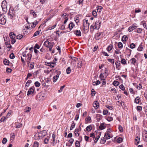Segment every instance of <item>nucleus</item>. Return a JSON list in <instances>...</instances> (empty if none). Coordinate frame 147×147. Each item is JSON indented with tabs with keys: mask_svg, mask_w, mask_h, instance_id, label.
<instances>
[{
	"mask_svg": "<svg viewBox=\"0 0 147 147\" xmlns=\"http://www.w3.org/2000/svg\"><path fill=\"white\" fill-rule=\"evenodd\" d=\"M56 75L54 76L53 77V82H56L59 78V75L61 74V72L58 70H56L55 72Z\"/></svg>",
	"mask_w": 147,
	"mask_h": 147,
	"instance_id": "f257e3e1",
	"label": "nucleus"
},
{
	"mask_svg": "<svg viewBox=\"0 0 147 147\" xmlns=\"http://www.w3.org/2000/svg\"><path fill=\"white\" fill-rule=\"evenodd\" d=\"M1 7L3 12L6 13L7 10V3L6 0H4L1 3Z\"/></svg>",
	"mask_w": 147,
	"mask_h": 147,
	"instance_id": "f03ea898",
	"label": "nucleus"
},
{
	"mask_svg": "<svg viewBox=\"0 0 147 147\" xmlns=\"http://www.w3.org/2000/svg\"><path fill=\"white\" fill-rule=\"evenodd\" d=\"M102 18L100 17L98 18V20L96 21L94 24L95 28L99 29L100 28L101 24V20Z\"/></svg>",
	"mask_w": 147,
	"mask_h": 147,
	"instance_id": "7ed1b4c3",
	"label": "nucleus"
},
{
	"mask_svg": "<svg viewBox=\"0 0 147 147\" xmlns=\"http://www.w3.org/2000/svg\"><path fill=\"white\" fill-rule=\"evenodd\" d=\"M4 15L0 14V24L4 25L6 22V20Z\"/></svg>",
	"mask_w": 147,
	"mask_h": 147,
	"instance_id": "20e7f679",
	"label": "nucleus"
},
{
	"mask_svg": "<svg viewBox=\"0 0 147 147\" xmlns=\"http://www.w3.org/2000/svg\"><path fill=\"white\" fill-rule=\"evenodd\" d=\"M15 14V11L13 9V8L10 7L9 10L8 15L10 16V18H12Z\"/></svg>",
	"mask_w": 147,
	"mask_h": 147,
	"instance_id": "39448f33",
	"label": "nucleus"
},
{
	"mask_svg": "<svg viewBox=\"0 0 147 147\" xmlns=\"http://www.w3.org/2000/svg\"><path fill=\"white\" fill-rule=\"evenodd\" d=\"M47 135V132L45 131H43L38 134V136L39 139L42 138Z\"/></svg>",
	"mask_w": 147,
	"mask_h": 147,
	"instance_id": "423d86ee",
	"label": "nucleus"
},
{
	"mask_svg": "<svg viewBox=\"0 0 147 147\" xmlns=\"http://www.w3.org/2000/svg\"><path fill=\"white\" fill-rule=\"evenodd\" d=\"M34 89L35 88L34 86L30 87L28 91L27 95L28 96L30 94H33L34 92Z\"/></svg>",
	"mask_w": 147,
	"mask_h": 147,
	"instance_id": "0eeeda50",
	"label": "nucleus"
},
{
	"mask_svg": "<svg viewBox=\"0 0 147 147\" xmlns=\"http://www.w3.org/2000/svg\"><path fill=\"white\" fill-rule=\"evenodd\" d=\"M136 25V24H134L129 26L128 28V31L130 32L136 28L137 26Z\"/></svg>",
	"mask_w": 147,
	"mask_h": 147,
	"instance_id": "6e6552de",
	"label": "nucleus"
},
{
	"mask_svg": "<svg viewBox=\"0 0 147 147\" xmlns=\"http://www.w3.org/2000/svg\"><path fill=\"white\" fill-rule=\"evenodd\" d=\"M131 63L134 66L138 65V62L137 60L134 58H132L130 60Z\"/></svg>",
	"mask_w": 147,
	"mask_h": 147,
	"instance_id": "1a4fd4ad",
	"label": "nucleus"
},
{
	"mask_svg": "<svg viewBox=\"0 0 147 147\" xmlns=\"http://www.w3.org/2000/svg\"><path fill=\"white\" fill-rule=\"evenodd\" d=\"M43 45L45 46L46 47H49L52 46V43L48 40H47L44 42L43 44Z\"/></svg>",
	"mask_w": 147,
	"mask_h": 147,
	"instance_id": "9d476101",
	"label": "nucleus"
},
{
	"mask_svg": "<svg viewBox=\"0 0 147 147\" xmlns=\"http://www.w3.org/2000/svg\"><path fill=\"white\" fill-rule=\"evenodd\" d=\"M108 75L105 74V73H101L99 77L102 80H105Z\"/></svg>",
	"mask_w": 147,
	"mask_h": 147,
	"instance_id": "9b49d317",
	"label": "nucleus"
},
{
	"mask_svg": "<svg viewBox=\"0 0 147 147\" xmlns=\"http://www.w3.org/2000/svg\"><path fill=\"white\" fill-rule=\"evenodd\" d=\"M141 102V98L139 96H137L134 100V102L137 104H140Z\"/></svg>",
	"mask_w": 147,
	"mask_h": 147,
	"instance_id": "f8f14e48",
	"label": "nucleus"
},
{
	"mask_svg": "<svg viewBox=\"0 0 147 147\" xmlns=\"http://www.w3.org/2000/svg\"><path fill=\"white\" fill-rule=\"evenodd\" d=\"M74 33L77 36H81V33L80 30H76L74 31Z\"/></svg>",
	"mask_w": 147,
	"mask_h": 147,
	"instance_id": "ddd939ff",
	"label": "nucleus"
},
{
	"mask_svg": "<svg viewBox=\"0 0 147 147\" xmlns=\"http://www.w3.org/2000/svg\"><path fill=\"white\" fill-rule=\"evenodd\" d=\"M140 137H139L138 136L136 137L135 139V144L136 145H138L140 142Z\"/></svg>",
	"mask_w": 147,
	"mask_h": 147,
	"instance_id": "4468645a",
	"label": "nucleus"
},
{
	"mask_svg": "<svg viewBox=\"0 0 147 147\" xmlns=\"http://www.w3.org/2000/svg\"><path fill=\"white\" fill-rule=\"evenodd\" d=\"M99 103L96 101H94L93 104V106L96 109L98 108L99 107Z\"/></svg>",
	"mask_w": 147,
	"mask_h": 147,
	"instance_id": "2eb2a0df",
	"label": "nucleus"
},
{
	"mask_svg": "<svg viewBox=\"0 0 147 147\" xmlns=\"http://www.w3.org/2000/svg\"><path fill=\"white\" fill-rule=\"evenodd\" d=\"M45 64L46 65L49 66L51 68L54 67H55V65H53L51 62H45Z\"/></svg>",
	"mask_w": 147,
	"mask_h": 147,
	"instance_id": "dca6fc26",
	"label": "nucleus"
},
{
	"mask_svg": "<svg viewBox=\"0 0 147 147\" xmlns=\"http://www.w3.org/2000/svg\"><path fill=\"white\" fill-rule=\"evenodd\" d=\"M106 126L104 125V123L101 124L99 126V128L100 130H102L105 128Z\"/></svg>",
	"mask_w": 147,
	"mask_h": 147,
	"instance_id": "f3484780",
	"label": "nucleus"
},
{
	"mask_svg": "<svg viewBox=\"0 0 147 147\" xmlns=\"http://www.w3.org/2000/svg\"><path fill=\"white\" fill-rule=\"evenodd\" d=\"M120 62V61L119 62V61H117L115 63V64L116 65V68L119 70L120 69V67H119L121 64Z\"/></svg>",
	"mask_w": 147,
	"mask_h": 147,
	"instance_id": "a211bd4d",
	"label": "nucleus"
},
{
	"mask_svg": "<svg viewBox=\"0 0 147 147\" xmlns=\"http://www.w3.org/2000/svg\"><path fill=\"white\" fill-rule=\"evenodd\" d=\"M105 137L107 140L111 138L110 133L107 132L105 133ZM111 138H112V137H111Z\"/></svg>",
	"mask_w": 147,
	"mask_h": 147,
	"instance_id": "6ab92c4d",
	"label": "nucleus"
},
{
	"mask_svg": "<svg viewBox=\"0 0 147 147\" xmlns=\"http://www.w3.org/2000/svg\"><path fill=\"white\" fill-rule=\"evenodd\" d=\"M89 24H88V25H86V26H85V25H84V24L83 23V30L85 31L86 30H88L89 28Z\"/></svg>",
	"mask_w": 147,
	"mask_h": 147,
	"instance_id": "aec40b11",
	"label": "nucleus"
},
{
	"mask_svg": "<svg viewBox=\"0 0 147 147\" xmlns=\"http://www.w3.org/2000/svg\"><path fill=\"white\" fill-rule=\"evenodd\" d=\"M75 26V25L73 22H71L68 25V28L69 30H71Z\"/></svg>",
	"mask_w": 147,
	"mask_h": 147,
	"instance_id": "412c9836",
	"label": "nucleus"
},
{
	"mask_svg": "<svg viewBox=\"0 0 147 147\" xmlns=\"http://www.w3.org/2000/svg\"><path fill=\"white\" fill-rule=\"evenodd\" d=\"M30 14L32 15L33 16V17L34 18H36L37 16V14L33 10H31L30 11Z\"/></svg>",
	"mask_w": 147,
	"mask_h": 147,
	"instance_id": "4be33fe9",
	"label": "nucleus"
},
{
	"mask_svg": "<svg viewBox=\"0 0 147 147\" xmlns=\"http://www.w3.org/2000/svg\"><path fill=\"white\" fill-rule=\"evenodd\" d=\"M117 104L120 106H122L123 105H124L125 103L124 102H123L122 101H121L120 102V101H117L116 102Z\"/></svg>",
	"mask_w": 147,
	"mask_h": 147,
	"instance_id": "5701e85b",
	"label": "nucleus"
},
{
	"mask_svg": "<svg viewBox=\"0 0 147 147\" xmlns=\"http://www.w3.org/2000/svg\"><path fill=\"white\" fill-rule=\"evenodd\" d=\"M15 36V35L13 32H11L9 34V36L11 39H14Z\"/></svg>",
	"mask_w": 147,
	"mask_h": 147,
	"instance_id": "b1692460",
	"label": "nucleus"
},
{
	"mask_svg": "<svg viewBox=\"0 0 147 147\" xmlns=\"http://www.w3.org/2000/svg\"><path fill=\"white\" fill-rule=\"evenodd\" d=\"M39 143L37 141L34 142L33 145L32 147H38L39 145Z\"/></svg>",
	"mask_w": 147,
	"mask_h": 147,
	"instance_id": "393cba45",
	"label": "nucleus"
},
{
	"mask_svg": "<svg viewBox=\"0 0 147 147\" xmlns=\"http://www.w3.org/2000/svg\"><path fill=\"white\" fill-rule=\"evenodd\" d=\"M103 7L101 6H98L97 7L96 9L97 11L98 12H100L102 10Z\"/></svg>",
	"mask_w": 147,
	"mask_h": 147,
	"instance_id": "a878e982",
	"label": "nucleus"
},
{
	"mask_svg": "<svg viewBox=\"0 0 147 147\" xmlns=\"http://www.w3.org/2000/svg\"><path fill=\"white\" fill-rule=\"evenodd\" d=\"M32 57V55L30 53H28L27 55V60H30Z\"/></svg>",
	"mask_w": 147,
	"mask_h": 147,
	"instance_id": "bb28decb",
	"label": "nucleus"
},
{
	"mask_svg": "<svg viewBox=\"0 0 147 147\" xmlns=\"http://www.w3.org/2000/svg\"><path fill=\"white\" fill-rule=\"evenodd\" d=\"M128 38L126 35H124L123 36L122 38V40L123 42H125L128 40Z\"/></svg>",
	"mask_w": 147,
	"mask_h": 147,
	"instance_id": "cd10ccee",
	"label": "nucleus"
},
{
	"mask_svg": "<svg viewBox=\"0 0 147 147\" xmlns=\"http://www.w3.org/2000/svg\"><path fill=\"white\" fill-rule=\"evenodd\" d=\"M113 46L112 45H110L109 46L107 47V50L109 52L113 48Z\"/></svg>",
	"mask_w": 147,
	"mask_h": 147,
	"instance_id": "c85d7f7f",
	"label": "nucleus"
},
{
	"mask_svg": "<svg viewBox=\"0 0 147 147\" xmlns=\"http://www.w3.org/2000/svg\"><path fill=\"white\" fill-rule=\"evenodd\" d=\"M34 63L33 62H31L30 64V70H32L34 68Z\"/></svg>",
	"mask_w": 147,
	"mask_h": 147,
	"instance_id": "c756f323",
	"label": "nucleus"
},
{
	"mask_svg": "<svg viewBox=\"0 0 147 147\" xmlns=\"http://www.w3.org/2000/svg\"><path fill=\"white\" fill-rule=\"evenodd\" d=\"M92 129V127L91 125H88L86 127V131H89Z\"/></svg>",
	"mask_w": 147,
	"mask_h": 147,
	"instance_id": "7c9ffc66",
	"label": "nucleus"
},
{
	"mask_svg": "<svg viewBox=\"0 0 147 147\" xmlns=\"http://www.w3.org/2000/svg\"><path fill=\"white\" fill-rule=\"evenodd\" d=\"M78 129L77 128L74 131V133L76 136H79V133H78Z\"/></svg>",
	"mask_w": 147,
	"mask_h": 147,
	"instance_id": "2f4dec72",
	"label": "nucleus"
},
{
	"mask_svg": "<svg viewBox=\"0 0 147 147\" xmlns=\"http://www.w3.org/2000/svg\"><path fill=\"white\" fill-rule=\"evenodd\" d=\"M75 123L73 121H72V123L71 127H70V130H72L73 128L75 127Z\"/></svg>",
	"mask_w": 147,
	"mask_h": 147,
	"instance_id": "473e14b6",
	"label": "nucleus"
},
{
	"mask_svg": "<svg viewBox=\"0 0 147 147\" xmlns=\"http://www.w3.org/2000/svg\"><path fill=\"white\" fill-rule=\"evenodd\" d=\"M101 33H97L95 35V39L96 40H98L99 39V38H98V37L100 36L101 34Z\"/></svg>",
	"mask_w": 147,
	"mask_h": 147,
	"instance_id": "72a5a7b5",
	"label": "nucleus"
},
{
	"mask_svg": "<svg viewBox=\"0 0 147 147\" xmlns=\"http://www.w3.org/2000/svg\"><path fill=\"white\" fill-rule=\"evenodd\" d=\"M49 138L48 136L47 137L45 138L44 139V143L45 144H47L48 143V142L49 140Z\"/></svg>",
	"mask_w": 147,
	"mask_h": 147,
	"instance_id": "f704fd0d",
	"label": "nucleus"
},
{
	"mask_svg": "<svg viewBox=\"0 0 147 147\" xmlns=\"http://www.w3.org/2000/svg\"><path fill=\"white\" fill-rule=\"evenodd\" d=\"M66 71L67 74H69L71 71L70 67H68L66 69Z\"/></svg>",
	"mask_w": 147,
	"mask_h": 147,
	"instance_id": "c9c22d12",
	"label": "nucleus"
},
{
	"mask_svg": "<svg viewBox=\"0 0 147 147\" xmlns=\"http://www.w3.org/2000/svg\"><path fill=\"white\" fill-rule=\"evenodd\" d=\"M75 145L77 147H80V142L76 140L75 142Z\"/></svg>",
	"mask_w": 147,
	"mask_h": 147,
	"instance_id": "e433bc0d",
	"label": "nucleus"
},
{
	"mask_svg": "<svg viewBox=\"0 0 147 147\" xmlns=\"http://www.w3.org/2000/svg\"><path fill=\"white\" fill-rule=\"evenodd\" d=\"M82 61H79L77 64V66L79 67H81L82 66Z\"/></svg>",
	"mask_w": 147,
	"mask_h": 147,
	"instance_id": "4c0bfd02",
	"label": "nucleus"
},
{
	"mask_svg": "<svg viewBox=\"0 0 147 147\" xmlns=\"http://www.w3.org/2000/svg\"><path fill=\"white\" fill-rule=\"evenodd\" d=\"M118 46L119 48L121 49L123 47V45L121 42H119L118 43Z\"/></svg>",
	"mask_w": 147,
	"mask_h": 147,
	"instance_id": "58836bf2",
	"label": "nucleus"
},
{
	"mask_svg": "<svg viewBox=\"0 0 147 147\" xmlns=\"http://www.w3.org/2000/svg\"><path fill=\"white\" fill-rule=\"evenodd\" d=\"M32 82V81L31 80H28L27 82L25 84V86H27L28 87L30 85V84Z\"/></svg>",
	"mask_w": 147,
	"mask_h": 147,
	"instance_id": "ea45409f",
	"label": "nucleus"
},
{
	"mask_svg": "<svg viewBox=\"0 0 147 147\" xmlns=\"http://www.w3.org/2000/svg\"><path fill=\"white\" fill-rule=\"evenodd\" d=\"M114 85L115 86H118L119 84V82L117 81H114L113 83Z\"/></svg>",
	"mask_w": 147,
	"mask_h": 147,
	"instance_id": "a19ab883",
	"label": "nucleus"
},
{
	"mask_svg": "<svg viewBox=\"0 0 147 147\" xmlns=\"http://www.w3.org/2000/svg\"><path fill=\"white\" fill-rule=\"evenodd\" d=\"M13 9L14 10V11H16L19 10V5L18 4L14 8H13Z\"/></svg>",
	"mask_w": 147,
	"mask_h": 147,
	"instance_id": "79ce46f5",
	"label": "nucleus"
},
{
	"mask_svg": "<svg viewBox=\"0 0 147 147\" xmlns=\"http://www.w3.org/2000/svg\"><path fill=\"white\" fill-rule=\"evenodd\" d=\"M121 62L123 65L126 64V61L124 59H122L121 60Z\"/></svg>",
	"mask_w": 147,
	"mask_h": 147,
	"instance_id": "37998d69",
	"label": "nucleus"
},
{
	"mask_svg": "<svg viewBox=\"0 0 147 147\" xmlns=\"http://www.w3.org/2000/svg\"><path fill=\"white\" fill-rule=\"evenodd\" d=\"M95 91L94 90V89H92L91 90V95L92 96H94L95 94Z\"/></svg>",
	"mask_w": 147,
	"mask_h": 147,
	"instance_id": "c03bdc74",
	"label": "nucleus"
},
{
	"mask_svg": "<svg viewBox=\"0 0 147 147\" xmlns=\"http://www.w3.org/2000/svg\"><path fill=\"white\" fill-rule=\"evenodd\" d=\"M34 85L36 87H39L40 86V84L38 81H36L34 83Z\"/></svg>",
	"mask_w": 147,
	"mask_h": 147,
	"instance_id": "a18cd8bd",
	"label": "nucleus"
},
{
	"mask_svg": "<svg viewBox=\"0 0 147 147\" xmlns=\"http://www.w3.org/2000/svg\"><path fill=\"white\" fill-rule=\"evenodd\" d=\"M7 118H8V117H3L1 119L0 121L1 122H4Z\"/></svg>",
	"mask_w": 147,
	"mask_h": 147,
	"instance_id": "49530a36",
	"label": "nucleus"
},
{
	"mask_svg": "<svg viewBox=\"0 0 147 147\" xmlns=\"http://www.w3.org/2000/svg\"><path fill=\"white\" fill-rule=\"evenodd\" d=\"M106 142V140L104 138H102L101 139L100 143L102 144H104Z\"/></svg>",
	"mask_w": 147,
	"mask_h": 147,
	"instance_id": "de8ad7c7",
	"label": "nucleus"
},
{
	"mask_svg": "<svg viewBox=\"0 0 147 147\" xmlns=\"http://www.w3.org/2000/svg\"><path fill=\"white\" fill-rule=\"evenodd\" d=\"M31 110V108L29 107H26L25 109V111L26 112H29Z\"/></svg>",
	"mask_w": 147,
	"mask_h": 147,
	"instance_id": "09e8293b",
	"label": "nucleus"
},
{
	"mask_svg": "<svg viewBox=\"0 0 147 147\" xmlns=\"http://www.w3.org/2000/svg\"><path fill=\"white\" fill-rule=\"evenodd\" d=\"M40 30L39 31H37L33 35V36H36L39 35L40 33Z\"/></svg>",
	"mask_w": 147,
	"mask_h": 147,
	"instance_id": "8fccbe9b",
	"label": "nucleus"
},
{
	"mask_svg": "<svg viewBox=\"0 0 147 147\" xmlns=\"http://www.w3.org/2000/svg\"><path fill=\"white\" fill-rule=\"evenodd\" d=\"M135 47V45L133 43L131 44L129 46L130 48L131 49L134 48Z\"/></svg>",
	"mask_w": 147,
	"mask_h": 147,
	"instance_id": "3c124183",
	"label": "nucleus"
},
{
	"mask_svg": "<svg viewBox=\"0 0 147 147\" xmlns=\"http://www.w3.org/2000/svg\"><path fill=\"white\" fill-rule=\"evenodd\" d=\"M92 14L93 15L94 17H96L97 16V13L95 10H93L92 11Z\"/></svg>",
	"mask_w": 147,
	"mask_h": 147,
	"instance_id": "603ef678",
	"label": "nucleus"
},
{
	"mask_svg": "<svg viewBox=\"0 0 147 147\" xmlns=\"http://www.w3.org/2000/svg\"><path fill=\"white\" fill-rule=\"evenodd\" d=\"M118 129H119V130L120 132H122L123 131V127H122V126H121V125H119V127H118Z\"/></svg>",
	"mask_w": 147,
	"mask_h": 147,
	"instance_id": "864d4df0",
	"label": "nucleus"
},
{
	"mask_svg": "<svg viewBox=\"0 0 147 147\" xmlns=\"http://www.w3.org/2000/svg\"><path fill=\"white\" fill-rule=\"evenodd\" d=\"M100 137V136L99 135H98L96 137L95 139L94 140V142L95 143H96L98 140L99 138Z\"/></svg>",
	"mask_w": 147,
	"mask_h": 147,
	"instance_id": "5fc2aeb1",
	"label": "nucleus"
},
{
	"mask_svg": "<svg viewBox=\"0 0 147 147\" xmlns=\"http://www.w3.org/2000/svg\"><path fill=\"white\" fill-rule=\"evenodd\" d=\"M7 141V139L6 138H4L2 141V143L5 144Z\"/></svg>",
	"mask_w": 147,
	"mask_h": 147,
	"instance_id": "6e6d98bb",
	"label": "nucleus"
},
{
	"mask_svg": "<svg viewBox=\"0 0 147 147\" xmlns=\"http://www.w3.org/2000/svg\"><path fill=\"white\" fill-rule=\"evenodd\" d=\"M65 87V85H63V86H61L60 88V89L59 90H58L59 92L60 93V92H61L62 91L63 89Z\"/></svg>",
	"mask_w": 147,
	"mask_h": 147,
	"instance_id": "4d7b16f0",
	"label": "nucleus"
},
{
	"mask_svg": "<svg viewBox=\"0 0 147 147\" xmlns=\"http://www.w3.org/2000/svg\"><path fill=\"white\" fill-rule=\"evenodd\" d=\"M122 138H121L119 137L117 139V142L118 143H121L122 142Z\"/></svg>",
	"mask_w": 147,
	"mask_h": 147,
	"instance_id": "13d9d810",
	"label": "nucleus"
},
{
	"mask_svg": "<svg viewBox=\"0 0 147 147\" xmlns=\"http://www.w3.org/2000/svg\"><path fill=\"white\" fill-rule=\"evenodd\" d=\"M4 63L5 65H8L9 63V61L7 59H5L4 61Z\"/></svg>",
	"mask_w": 147,
	"mask_h": 147,
	"instance_id": "bf43d9fd",
	"label": "nucleus"
},
{
	"mask_svg": "<svg viewBox=\"0 0 147 147\" xmlns=\"http://www.w3.org/2000/svg\"><path fill=\"white\" fill-rule=\"evenodd\" d=\"M119 88L122 90H125V87L123 84H121L119 86Z\"/></svg>",
	"mask_w": 147,
	"mask_h": 147,
	"instance_id": "052dcab7",
	"label": "nucleus"
},
{
	"mask_svg": "<svg viewBox=\"0 0 147 147\" xmlns=\"http://www.w3.org/2000/svg\"><path fill=\"white\" fill-rule=\"evenodd\" d=\"M71 58L72 60H74L75 61H76L78 60V59L76 57L72 56H71Z\"/></svg>",
	"mask_w": 147,
	"mask_h": 147,
	"instance_id": "680f3d73",
	"label": "nucleus"
},
{
	"mask_svg": "<svg viewBox=\"0 0 147 147\" xmlns=\"http://www.w3.org/2000/svg\"><path fill=\"white\" fill-rule=\"evenodd\" d=\"M91 120V118L90 116H88L86 117L85 119V121L86 122H89Z\"/></svg>",
	"mask_w": 147,
	"mask_h": 147,
	"instance_id": "e2e57ef3",
	"label": "nucleus"
},
{
	"mask_svg": "<svg viewBox=\"0 0 147 147\" xmlns=\"http://www.w3.org/2000/svg\"><path fill=\"white\" fill-rule=\"evenodd\" d=\"M52 138H53V142H55L56 136L54 133H53V134L52 135Z\"/></svg>",
	"mask_w": 147,
	"mask_h": 147,
	"instance_id": "0e129e2a",
	"label": "nucleus"
},
{
	"mask_svg": "<svg viewBox=\"0 0 147 147\" xmlns=\"http://www.w3.org/2000/svg\"><path fill=\"white\" fill-rule=\"evenodd\" d=\"M113 118L112 117H108L107 119V120L108 121H113Z\"/></svg>",
	"mask_w": 147,
	"mask_h": 147,
	"instance_id": "69168bd1",
	"label": "nucleus"
},
{
	"mask_svg": "<svg viewBox=\"0 0 147 147\" xmlns=\"http://www.w3.org/2000/svg\"><path fill=\"white\" fill-rule=\"evenodd\" d=\"M137 110V111H141L142 110V107L141 106H138L136 108Z\"/></svg>",
	"mask_w": 147,
	"mask_h": 147,
	"instance_id": "338daca9",
	"label": "nucleus"
},
{
	"mask_svg": "<svg viewBox=\"0 0 147 147\" xmlns=\"http://www.w3.org/2000/svg\"><path fill=\"white\" fill-rule=\"evenodd\" d=\"M15 57V55H14L13 53H11L9 56V57L11 59H13Z\"/></svg>",
	"mask_w": 147,
	"mask_h": 147,
	"instance_id": "774afa93",
	"label": "nucleus"
}]
</instances>
